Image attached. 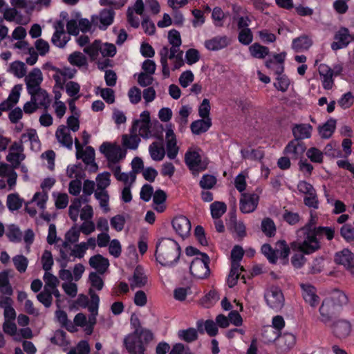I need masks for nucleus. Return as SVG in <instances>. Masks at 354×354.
Returning <instances> with one entry per match:
<instances>
[{"instance_id":"nucleus-1","label":"nucleus","mask_w":354,"mask_h":354,"mask_svg":"<svg viewBox=\"0 0 354 354\" xmlns=\"http://www.w3.org/2000/svg\"><path fill=\"white\" fill-rule=\"evenodd\" d=\"M315 222L312 218L308 224L301 228L298 232V238L295 247L305 254H311L320 248L319 238L326 236L328 240L334 236V230L328 227H314Z\"/></svg>"},{"instance_id":"nucleus-2","label":"nucleus","mask_w":354,"mask_h":354,"mask_svg":"<svg viewBox=\"0 0 354 354\" xmlns=\"http://www.w3.org/2000/svg\"><path fill=\"white\" fill-rule=\"evenodd\" d=\"M180 256V248L174 239L162 238L156 245V261L162 266L171 267L178 261Z\"/></svg>"},{"instance_id":"nucleus-3","label":"nucleus","mask_w":354,"mask_h":354,"mask_svg":"<svg viewBox=\"0 0 354 354\" xmlns=\"http://www.w3.org/2000/svg\"><path fill=\"white\" fill-rule=\"evenodd\" d=\"M83 142L81 143L77 139L75 140L76 148V157L78 162L75 165H69L67 168L68 177H85L86 169L88 165V136L86 132L83 133Z\"/></svg>"},{"instance_id":"nucleus-4","label":"nucleus","mask_w":354,"mask_h":354,"mask_svg":"<svg viewBox=\"0 0 354 354\" xmlns=\"http://www.w3.org/2000/svg\"><path fill=\"white\" fill-rule=\"evenodd\" d=\"M100 151L107 158L114 177H128L125 173L120 174V167L118 165L120 160L125 158V149L116 143L104 142L100 147Z\"/></svg>"},{"instance_id":"nucleus-5","label":"nucleus","mask_w":354,"mask_h":354,"mask_svg":"<svg viewBox=\"0 0 354 354\" xmlns=\"http://www.w3.org/2000/svg\"><path fill=\"white\" fill-rule=\"evenodd\" d=\"M109 266L108 259L100 254L90 258V268L96 271V273L90 272V286L98 290L102 288L104 283L102 275L107 270Z\"/></svg>"},{"instance_id":"nucleus-6","label":"nucleus","mask_w":354,"mask_h":354,"mask_svg":"<svg viewBox=\"0 0 354 354\" xmlns=\"http://www.w3.org/2000/svg\"><path fill=\"white\" fill-rule=\"evenodd\" d=\"M96 186H94L93 183L90 181V195L91 194V189H93L94 196L99 202L100 207L104 213H107L110 210L109 207V196L105 189L110 184L109 178H96Z\"/></svg>"},{"instance_id":"nucleus-7","label":"nucleus","mask_w":354,"mask_h":354,"mask_svg":"<svg viewBox=\"0 0 354 354\" xmlns=\"http://www.w3.org/2000/svg\"><path fill=\"white\" fill-rule=\"evenodd\" d=\"M261 252L270 263H274L279 258L286 259L289 255L290 249L284 241H280L275 244L274 248L268 244L263 245Z\"/></svg>"},{"instance_id":"nucleus-8","label":"nucleus","mask_w":354,"mask_h":354,"mask_svg":"<svg viewBox=\"0 0 354 354\" xmlns=\"http://www.w3.org/2000/svg\"><path fill=\"white\" fill-rule=\"evenodd\" d=\"M198 151L189 149L185 154V162L193 175L205 170L209 163L207 158H202Z\"/></svg>"},{"instance_id":"nucleus-9","label":"nucleus","mask_w":354,"mask_h":354,"mask_svg":"<svg viewBox=\"0 0 354 354\" xmlns=\"http://www.w3.org/2000/svg\"><path fill=\"white\" fill-rule=\"evenodd\" d=\"M264 299L268 307L276 311L281 310L285 302L282 290L275 286H271L265 290Z\"/></svg>"},{"instance_id":"nucleus-10","label":"nucleus","mask_w":354,"mask_h":354,"mask_svg":"<svg viewBox=\"0 0 354 354\" xmlns=\"http://www.w3.org/2000/svg\"><path fill=\"white\" fill-rule=\"evenodd\" d=\"M100 54L103 57H113L116 54V47L113 44L96 39L90 44V59H96Z\"/></svg>"},{"instance_id":"nucleus-11","label":"nucleus","mask_w":354,"mask_h":354,"mask_svg":"<svg viewBox=\"0 0 354 354\" xmlns=\"http://www.w3.org/2000/svg\"><path fill=\"white\" fill-rule=\"evenodd\" d=\"M209 257L204 253L200 254V257L194 258L189 266L191 274L198 279H203L208 276L209 269L208 267Z\"/></svg>"},{"instance_id":"nucleus-12","label":"nucleus","mask_w":354,"mask_h":354,"mask_svg":"<svg viewBox=\"0 0 354 354\" xmlns=\"http://www.w3.org/2000/svg\"><path fill=\"white\" fill-rule=\"evenodd\" d=\"M334 40L331 44V48L337 50L346 48L352 41H354V35L351 34L347 28L341 27L335 33Z\"/></svg>"},{"instance_id":"nucleus-13","label":"nucleus","mask_w":354,"mask_h":354,"mask_svg":"<svg viewBox=\"0 0 354 354\" xmlns=\"http://www.w3.org/2000/svg\"><path fill=\"white\" fill-rule=\"evenodd\" d=\"M115 17V12L112 8L103 9L97 15H93L91 17V21H90V30L92 28L93 25H97L98 21L100 22L99 28L101 30H106L108 26L112 24Z\"/></svg>"},{"instance_id":"nucleus-14","label":"nucleus","mask_w":354,"mask_h":354,"mask_svg":"<svg viewBox=\"0 0 354 354\" xmlns=\"http://www.w3.org/2000/svg\"><path fill=\"white\" fill-rule=\"evenodd\" d=\"M180 45H171L170 48L168 46H163L159 52V55L160 56V64L162 65V75L165 78H167L169 77L170 72L167 63V56L169 53L177 54L178 56L179 55H183V51L180 49Z\"/></svg>"},{"instance_id":"nucleus-15","label":"nucleus","mask_w":354,"mask_h":354,"mask_svg":"<svg viewBox=\"0 0 354 354\" xmlns=\"http://www.w3.org/2000/svg\"><path fill=\"white\" fill-rule=\"evenodd\" d=\"M335 261L343 266L351 274H354V254L347 248L336 252Z\"/></svg>"},{"instance_id":"nucleus-16","label":"nucleus","mask_w":354,"mask_h":354,"mask_svg":"<svg viewBox=\"0 0 354 354\" xmlns=\"http://www.w3.org/2000/svg\"><path fill=\"white\" fill-rule=\"evenodd\" d=\"M172 226L176 233L183 239H185L190 234L191 223L184 216L175 217L172 221Z\"/></svg>"},{"instance_id":"nucleus-17","label":"nucleus","mask_w":354,"mask_h":354,"mask_svg":"<svg viewBox=\"0 0 354 354\" xmlns=\"http://www.w3.org/2000/svg\"><path fill=\"white\" fill-rule=\"evenodd\" d=\"M43 81V75L41 70L34 68L25 77V82L28 93H32L41 88L40 84Z\"/></svg>"},{"instance_id":"nucleus-18","label":"nucleus","mask_w":354,"mask_h":354,"mask_svg":"<svg viewBox=\"0 0 354 354\" xmlns=\"http://www.w3.org/2000/svg\"><path fill=\"white\" fill-rule=\"evenodd\" d=\"M66 29L69 35H77L80 31L86 32L88 29V20L77 15L74 19L68 21Z\"/></svg>"},{"instance_id":"nucleus-19","label":"nucleus","mask_w":354,"mask_h":354,"mask_svg":"<svg viewBox=\"0 0 354 354\" xmlns=\"http://www.w3.org/2000/svg\"><path fill=\"white\" fill-rule=\"evenodd\" d=\"M306 150V147L303 141L292 140L285 147L283 153L291 159L297 160L303 156Z\"/></svg>"},{"instance_id":"nucleus-20","label":"nucleus","mask_w":354,"mask_h":354,"mask_svg":"<svg viewBox=\"0 0 354 354\" xmlns=\"http://www.w3.org/2000/svg\"><path fill=\"white\" fill-rule=\"evenodd\" d=\"M131 289L141 288L145 286L148 281L147 276L144 268L140 266H137L133 274L128 279Z\"/></svg>"},{"instance_id":"nucleus-21","label":"nucleus","mask_w":354,"mask_h":354,"mask_svg":"<svg viewBox=\"0 0 354 354\" xmlns=\"http://www.w3.org/2000/svg\"><path fill=\"white\" fill-rule=\"evenodd\" d=\"M55 31L53 35L51 41L59 48H63L70 40V36L64 32V26L62 21H57L55 24Z\"/></svg>"},{"instance_id":"nucleus-22","label":"nucleus","mask_w":354,"mask_h":354,"mask_svg":"<svg viewBox=\"0 0 354 354\" xmlns=\"http://www.w3.org/2000/svg\"><path fill=\"white\" fill-rule=\"evenodd\" d=\"M300 286L304 301L311 307H317L319 304V297L315 288L309 283H301Z\"/></svg>"},{"instance_id":"nucleus-23","label":"nucleus","mask_w":354,"mask_h":354,"mask_svg":"<svg viewBox=\"0 0 354 354\" xmlns=\"http://www.w3.org/2000/svg\"><path fill=\"white\" fill-rule=\"evenodd\" d=\"M259 203V196L255 194H242L240 200V209L244 214L254 212Z\"/></svg>"},{"instance_id":"nucleus-24","label":"nucleus","mask_w":354,"mask_h":354,"mask_svg":"<svg viewBox=\"0 0 354 354\" xmlns=\"http://www.w3.org/2000/svg\"><path fill=\"white\" fill-rule=\"evenodd\" d=\"M296 343V337L295 335L289 333H286L281 335L277 341V353L278 354H283L290 351Z\"/></svg>"},{"instance_id":"nucleus-25","label":"nucleus","mask_w":354,"mask_h":354,"mask_svg":"<svg viewBox=\"0 0 354 354\" xmlns=\"http://www.w3.org/2000/svg\"><path fill=\"white\" fill-rule=\"evenodd\" d=\"M165 139L167 142V156L171 160L174 159L178 154V147H177L176 136L171 129V125H169V127L166 131Z\"/></svg>"},{"instance_id":"nucleus-26","label":"nucleus","mask_w":354,"mask_h":354,"mask_svg":"<svg viewBox=\"0 0 354 354\" xmlns=\"http://www.w3.org/2000/svg\"><path fill=\"white\" fill-rule=\"evenodd\" d=\"M55 136L62 146L71 149L73 145V138L70 133V130L66 126L60 125L58 127Z\"/></svg>"},{"instance_id":"nucleus-27","label":"nucleus","mask_w":354,"mask_h":354,"mask_svg":"<svg viewBox=\"0 0 354 354\" xmlns=\"http://www.w3.org/2000/svg\"><path fill=\"white\" fill-rule=\"evenodd\" d=\"M25 158L23 153V147L21 144L15 142L12 145L8 155L7 156V160L10 162L14 167L19 165V163Z\"/></svg>"},{"instance_id":"nucleus-28","label":"nucleus","mask_w":354,"mask_h":354,"mask_svg":"<svg viewBox=\"0 0 354 354\" xmlns=\"http://www.w3.org/2000/svg\"><path fill=\"white\" fill-rule=\"evenodd\" d=\"M335 306L334 302L330 299H326L322 301L319 308L320 320L324 324L330 322L332 316L335 313Z\"/></svg>"},{"instance_id":"nucleus-29","label":"nucleus","mask_w":354,"mask_h":354,"mask_svg":"<svg viewBox=\"0 0 354 354\" xmlns=\"http://www.w3.org/2000/svg\"><path fill=\"white\" fill-rule=\"evenodd\" d=\"M318 71L322 77L324 88L327 90L332 88L334 84L332 68L325 64H321L318 67Z\"/></svg>"},{"instance_id":"nucleus-30","label":"nucleus","mask_w":354,"mask_h":354,"mask_svg":"<svg viewBox=\"0 0 354 354\" xmlns=\"http://www.w3.org/2000/svg\"><path fill=\"white\" fill-rule=\"evenodd\" d=\"M21 90L22 86L21 84L15 85L7 100L0 104V110L6 111L15 105L19 101Z\"/></svg>"},{"instance_id":"nucleus-31","label":"nucleus","mask_w":354,"mask_h":354,"mask_svg":"<svg viewBox=\"0 0 354 354\" xmlns=\"http://www.w3.org/2000/svg\"><path fill=\"white\" fill-rule=\"evenodd\" d=\"M126 348L132 354H144L145 348L138 336L129 335L124 339Z\"/></svg>"},{"instance_id":"nucleus-32","label":"nucleus","mask_w":354,"mask_h":354,"mask_svg":"<svg viewBox=\"0 0 354 354\" xmlns=\"http://www.w3.org/2000/svg\"><path fill=\"white\" fill-rule=\"evenodd\" d=\"M313 127L309 124H295L292 128V134L295 137L293 140L302 141L304 139L310 138Z\"/></svg>"},{"instance_id":"nucleus-33","label":"nucleus","mask_w":354,"mask_h":354,"mask_svg":"<svg viewBox=\"0 0 354 354\" xmlns=\"http://www.w3.org/2000/svg\"><path fill=\"white\" fill-rule=\"evenodd\" d=\"M141 140L136 133H133L130 130V134H124L122 136V146L123 149L136 150L138 149Z\"/></svg>"},{"instance_id":"nucleus-34","label":"nucleus","mask_w":354,"mask_h":354,"mask_svg":"<svg viewBox=\"0 0 354 354\" xmlns=\"http://www.w3.org/2000/svg\"><path fill=\"white\" fill-rule=\"evenodd\" d=\"M351 331V324L346 320H339L333 325V332L339 338L347 337Z\"/></svg>"},{"instance_id":"nucleus-35","label":"nucleus","mask_w":354,"mask_h":354,"mask_svg":"<svg viewBox=\"0 0 354 354\" xmlns=\"http://www.w3.org/2000/svg\"><path fill=\"white\" fill-rule=\"evenodd\" d=\"M228 44L229 39L226 36H217L205 42V46L209 50H218Z\"/></svg>"},{"instance_id":"nucleus-36","label":"nucleus","mask_w":354,"mask_h":354,"mask_svg":"<svg viewBox=\"0 0 354 354\" xmlns=\"http://www.w3.org/2000/svg\"><path fill=\"white\" fill-rule=\"evenodd\" d=\"M100 298L97 295L91 292L90 290V334L91 333V328L96 323V316L97 315Z\"/></svg>"},{"instance_id":"nucleus-37","label":"nucleus","mask_w":354,"mask_h":354,"mask_svg":"<svg viewBox=\"0 0 354 354\" xmlns=\"http://www.w3.org/2000/svg\"><path fill=\"white\" fill-rule=\"evenodd\" d=\"M212 125L210 118L200 119L193 122L190 125L192 132L195 135H200L208 131Z\"/></svg>"},{"instance_id":"nucleus-38","label":"nucleus","mask_w":354,"mask_h":354,"mask_svg":"<svg viewBox=\"0 0 354 354\" xmlns=\"http://www.w3.org/2000/svg\"><path fill=\"white\" fill-rule=\"evenodd\" d=\"M151 122H140L135 120L131 127L133 133H137V130L139 129V136L142 137L144 139H148L151 137V132L150 131Z\"/></svg>"},{"instance_id":"nucleus-39","label":"nucleus","mask_w":354,"mask_h":354,"mask_svg":"<svg viewBox=\"0 0 354 354\" xmlns=\"http://www.w3.org/2000/svg\"><path fill=\"white\" fill-rule=\"evenodd\" d=\"M21 141L23 142H30L31 147L37 150L40 147V142L38 136L35 129H28L21 136Z\"/></svg>"},{"instance_id":"nucleus-40","label":"nucleus","mask_w":354,"mask_h":354,"mask_svg":"<svg viewBox=\"0 0 354 354\" xmlns=\"http://www.w3.org/2000/svg\"><path fill=\"white\" fill-rule=\"evenodd\" d=\"M196 326L201 333L206 331L209 336H214L218 333L216 324L212 320H206L205 322L199 320L197 322Z\"/></svg>"},{"instance_id":"nucleus-41","label":"nucleus","mask_w":354,"mask_h":354,"mask_svg":"<svg viewBox=\"0 0 354 354\" xmlns=\"http://www.w3.org/2000/svg\"><path fill=\"white\" fill-rule=\"evenodd\" d=\"M312 44V40L308 37L304 35L294 39L292 47L295 51L300 52L308 49Z\"/></svg>"},{"instance_id":"nucleus-42","label":"nucleus","mask_w":354,"mask_h":354,"mask_svg":"<svg viewBox=\"0 0 354 354\" xmlns=\"http://www.w3.org/2000/svg\"><path fill=\"white\" fill-rule=\"evenodd\" d=\"M336 127V120L330 118L319 127V133L322 138H329L335 131Z\"/></svg>"},{"instance_id":"nucleus-43","label":"nucleus","mask_w":354,"mask_h":354,"mask_svg":"<svg viewBox=\"0 0 354 354\" xmlns=\"http://www.w3.org/2000/svg\"><path fill=\"white\" fill-rule=\"evenodd\" d=\"M72 243L64 241L62 245V248L60 249V257L62 261L60 263L61 268H66L67 266V263L71 261V257H72V251L73 248L71 245Z\"/></svg>"},{"instance_id":"nucleus-44","label":"nucleus","mask_w":354,"mask_h":354,"mask_svg":"<svg viewBox=\"0 0 354 354\" xmlns=\"http://www.w3.org/2000/svg\"><path fill=\"white\" fill-rule=\"evenodd\" d=\"M32 99L39 106H46L49 104V97L46 91L42 88H39L35 92L28 93Z\"/></svg>"},{"instance_id":"nucleus-45","label":"nucleus","mask_w":354,"mask_h":354,"mask_svg":"<svg viewBox=\"0 0 354 354\" xmlns=\"http://www.w3.org/2000/svg\"><path fill=\"white\" fill-rule=\"evenodd\" d=\"M11 5L23 9L27 14H30L35 8V3L32 0H10Z\"/></svg>"},{"instance_id":"nucleus-46","label":"nucleus","mask_w":354,"mask_h":354,"mask_svg":"<svg viewBox=\"0 0 354 354\" xmlns=\"http://www.w3.org/2000/svg\"><path fill=\"white\" fill-rule=\"evenodd\" d=\"M23 203V199L20 198L18 194H10L7 196L6 205L11 212L19 210Z\"/></svg>"},{"instance_id":"nucleus-47","label":"nucleus","mask_w":354,"mask_h":354,"mask_svg":"<svg viewBox=\"0 0 354 354\" xmlns=\"http://www.w3.org/2000/svg\"><path fill=\"white\" fill-rule=\"evenodd\" d=\"M226 210L227 206L223 202L216 201L210 205L211 215L214 219L220 218Z\"/></svg>"},{"instance_id":"nucleus-48","label":"nucleus","mask_w":354,"mask_h":354,"mask_svg":"<svg viewBox=\"0 0 354 354\" xmlns=\"http://www.w3.org/2000/svg\"><path fill=\"white\" fill-rule=\"evenodd\" d=\"M250 54L252 57L258 59H263L269 53V49L266 46L254 43L249 48Z\"/></svg>"},{"instance_id":"nucleus-49","label":"nucleus","mask_w":354,"mask_h":354,"mask_svg":"<svg viewBox=\"0 0 354 354\" xmlns=\"http://www.w3.org/2000/svg\"><path fill=\"white\" fill-rule=\"evenodd\" d=\"M6 236L12 243H19L22 239V233L19 227L14 224L8 226Z\"/></svg>"},{"instance_id":"nucleus-50","label":"nucleus","mask_w":354,"mask_h":354,"mask_svg":"<svg viewBox=\"0 0 354 354\" xmlns=\"http://www.w3.org/2000/svg\"><path fill=\"white\" fill-rule=\"evenodd\" d=\"M151 157L154 160H161L165 155V151L162 145L153 142L149 147Z\"/></svg>"},{"instance_id":"nucleus-51","label":"nucleus","mask_w":354,"mask_h":354,"mask_svg":"<svg viewBox=\"0 0 354 354\" xmlns=\"http://www.w3.org/2000/svg\"><path fill=\"white\" fill-rule=\"evenodd\" d=\"M26 64L20 61L13 62L10 66L9 71L12 73L15 76L21 78L25 76L26 73Z\"/></svg>"},{"instance_id":"nucleus-52","label":"nucleus","mask_w":354,"mask_h":354,"mask_svg":"<svg viewBox=\"0 0 354 354\" xmlns=\"http://www.w3.org/2000/svg\"><path fill=\"white\" fill-rule=\"evenodd\" d=\"M12 261L18 272L20 273L26 272L28 265V260L25 256L22 254L16 255L12 258Z\"/></svg>"},{"instance_id":"nucleus-53","label":"nucleus","mask_w":354,"mask_h":354,"mask_svg":"<svg viewBox=\"0 0 354 354\" xmlns=\"http://www.w3.org/2000/svg\"><path fill=\"white\" fill-rule=\"evenodd\" d=\"M110 241V236L107 232H102L98 234L97 240L90 238V248H95L97 245L100 248L108 245Z\"/></svg>"},{"instance_id":"nucleus-54","label":"nucleus","mask_w":354,"mask_h":354,"mask_svg":"<svg viewBox=\"0 0 354 354\" xmlns=\"http://www.w3.org/2000/svg\"><path fill=\"white\" fill-rule=\"evenodd\" d=\"M241 154H242V156L245 159H249V160H260L264 156L263 151L261 149H242Z\"/></svg>"},{"instance_id":"nucleus-55","label":"nucleus","mask_w":354,"mask_h":354,"mask_svg":"<svg viewBox=\"0 0 354 354\" xmlns=\"http://www.w3.org/2000/svg\"><path fill=\"white\" fill-rule=\"evenodd\" d=\"M68 62L74 66L81 67L86 64L87 59L85 55L80 52H75L68 57Z\"/></svg>"},{"instance_id":"nucleus-56","label":"nucleus","mask_w":354,"mask_h":354,"mask_svg":"<svg viewBox=\"0 0 354 354\" xmlns=\"http://www.w3.org/2000/svg\"><path fill=\"white\" fill-rule=\"evenodd\" d=\"M37 298L45 307L48 308L51 306L53 301L52 292L46 287H44V291L37 295Z\"/></svg>"},{"instance_id":"nucleus-57","label":"nucleus","mask_w":354,"mask_h":354,"mask_svg":"<svg viewBox=\"0 0 354 354\" xmlns=\"http://www.w3.org/2000/svg\"><path fill=\"white\" fill-rule=\"evenodd\" d=\"M44 165H45L49 170H53L55 167V153L53 150H48L44 152L41 155Z\"/></svg>"},{"instance_id":"nucleus-58","label":"nucleus","mask_w":354,"mask_h":354,"mask_svg":"<svg viewBox=\"0 0 354 354\" xmlns=\"http://www.w3.org/2000/svg\"><path fill=\"white\" fill-rule=\"evenodd\" d=\"M80 218L83 221L81 225V230L85 235H88V204H86L82 209Z\"/></svg>"},{"instance_id":"nucleus-59","label":"nucleus","mask_w":354,"mask_h":354,"mask_svg":"<svg viewBox=\"0 0 354 354\" xmlns=\"http://www.w3.org/2000/svg\"><path fill=\"white\" fill-rule=\"evenodd\" d=\"M179 337L187 342H193L197 338V331L195 328H190L178 331Z\"/></svg>"},{"instance_id":"nucleus-60","label":"nucleus","mask_w":354,"mask_h":354,"mask_svg":"<svg viewBox=\"0 0 354 354\" xmlns=\"http://www.w3.org/2000/svg\"><path fill=\"white\" fill-rule=\"evenodd\" d=\"M306 156L312 162L321 163L323 161L324 153L316 147H311L306 151Z\"/></svg>"},{"instance_id":"nucleus-61","label":"nucleus","mask_w":354,"mask_h":354,"mask_svg":"<svg viewBox=\"0 0 354 354\" xmlns=\"http://www.w3.org/2000/svg\"><path fill=\"white\" fill-rule=\"evenodd\" d=\"M232 230L236 234V235L243 238L246 235V227L245 224L241 221H237L236 218L232 220Z\"/></svg>"},{"instance_id":"nucleus-62","label":"nucleus","mask_w":354,"mask_h":354,"mask_svg":"<svg viewBox=\"0 0 354 354\" xmlns=\"http://www.w3.org/2000/svg\"><path fill=\"white\" fill-rule=\"evenodd\" d=\"M66 91L72 98L78 99L80 97V86L79 84L70 81L66 84Z\"/></svg>"},{"instance_id":"nucleus-63","label":"nucleus","mask_w":354,"mask_h":354,"mask_svg":"<svg viewBox=\"0 0 354 354\" xmlns=\"http://www.w3.org/2000/svg\"><path fill=\"white\" fill-rule=\"evenodd\" d=\"M239 41L243 45H249L253 40V35L250 28L240 30L238 36Z\"/></svg>"},{"instance_id":"nucleus-64","label":"nucleus","mask_w":354,"mask_h":354,"mask_svg":"<svg viewBox=\"0 0 354 354\" xmlns=\"http://www.w3.org/2000/svg\"><path fill=\"white\" fill-rule=\"evenodd\" d=\"M262 231L268 236H272L276 231L274 222L269 218H266L261 223Z\"/></svg>"}]
</instances>
